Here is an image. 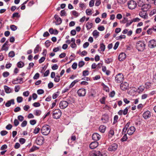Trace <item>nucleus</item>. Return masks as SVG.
<instances>
[{
    "label": "nucleus",
    "mask_w": 156,
    "mask_h": 156,
    "mask_svg": "<svg viewBox=\"0 0 156 156\" xmlns=\"http://www.w3.org/2000/svg\"><path fill=\"white\" fill-rule=\"evenodd\" d=\"M145 46L143 41H139L136 44V48L139 51H143L145 49Z\"/></svg>",
    "instance_id": "nucleus-1"
},
{
    "label": "nucleus",
    "mask_w": 156,
    "mask_h": 156,
    "mask_svg": "<svg viewBox=\"0 0 156 156\" xmlns=\"http://www.w3.org/2000/svg\"><path fill=\"white\" fill-rule=\"evenodd\" d=\"M51 131L50 126L48 125H45L43 126L41 129V133L44 135H47Z\"/></svg>",
    "instance_id": "nucleus-2"
},
{
    "label": "nucleus",
    "mask_w": 156,
    "mask_h": 156,
    "mask_svg": "<svg viewBox=\"0 0 156 156\" xmlns=\"http://www.w3.org/2000/svg\"><path fill=\"white\" fill-rule=\"evenodd\" d=\"M61 115V112L59 109H55L53 112V116L54 119H58L59 118Z\"/></svg>",
    "instance_id": "nucleus-3"
},
{
    "label": "nucleus",
    "mask_w": 156,
    "mask_h": 156,
    "mask_svg": "<svg viewBox=\"0 0 156 156\" xmlns=\"http://www.w3.org/2000/svg\"><path fill=\"white\" fill-rule=\"evenodd\" d=\"M124 79L123 74L122 73H119L115 77V80L117 83L122 82Z\"/></svg>",
    "instance_id": "nucleus-4"
},
{
    "label": "nucleus",
    "mask_w": 156,
    "mask_h": 156,
    "mask_svg": "<svg viewBox=\"0 0 156 156\" xmlns=\"http://www.w3.org/2000/svg\"><path fill=\"white\" fill-rule=\"evenodd\" d=\"M44 139L42 136H39L37 137L35 143L38 145H41L44 143Z\"/></svg>",
    "instance_id": "nucleus-5"
},
{
    "label": "nucleus",
    "mask_w": 156,
    "mask_h": 156,
    "mask_svg": "<svg viewBox=\"0 0 156 156\" xmlns=\"http://www.w3.org/2000/svg\"><path fill=\"white\" fill-rule=\"evenodd\" d=\"M136 2L133 0H131L128 2L127 5L128 8L131 9H135L136 6Z\"/></svg>",
    "instance_id": "nucleus-6"
},
{
    "label": "nucleus",
    "mask_w": 156,
    "mask_h": 156,
    "mask_svg": "<svg viewBox=\"0 0 156 156\" xmlns=\"http://www.w3.org/2000/svg\"><path fill=\"white\" fill-rule=\"evenodd\" d=\"M69 105V103L66 101H62L60 102L59 104V107L61 109H64L66 108Z\"/></svg>",
    "instance_id": "nucleus-7"
},
{
    "label": "nucleus",
    "mask_w": 156,
    "mask_h": 156,
    "mask_svg": "<svg viewBox=\"0 0 156 156\" xmlns=\"http://www.w3.org/2000/svg\"><path fill=\"white\" fill-rule=\"evenodd\" d=\"M77 93L79 97L84 96L86 94V90L84 88L80 89L77 91Z\"/></svg>",
    "instance_id": "nucleus-8"
},
{
    "label": "nucleus",
    "mask_w": 156,
    "mask_h": 156,
    "mask_svg": "<svg viewBox=\"0 0 156 156\" xmlns=\"http://www.w3.org/2000/svg\"><path fill=\"white\" fill-rule=\"evenodd\" d=\"M148 46L150 48H153L156 47V41L152 39L151 40L148 42Z\"/></svg>",
    "instance_id": "nucleus-9"
},
{
    "label": "nucleus",
    "mask_w": 156,
    "mask_h": 156,
    "mask_svg": "<svg viewBox=\"0 0 156 156\" xmlns=\"http://www.w3.org/2000/svg\"><path fill=\"white\" fill-rule=\"evenodd\" d=\"M151 117V113L147 110L143 114V117L145 119H147Z\"/></svg>",
    "instance_id": "nucleus-10"
},
{
    "label": "nucleus",
    "mask_w": 156,
    "mask_h": 156,
    "mask_svg": "<svg viewBox=\"0 0 156 156\" xmlns=\"http://www.w3.org/2000/svg\"><path fill=\"white\" fill-rule=\"evenodd\" d=\"M118 147V145L117 144H113L109 146L108 148V150L110 151H115L117 149Z\"/></svg>",
    "instance_id": "nucleus-11"
},
{
    "label": "nucleus",
    "mask_w": 156,
    "mask_h": 156,
    "mask_svg": "<svg viewBox=\"0 0 156 156\" xmlns=\"http://www.w3.org/2000/svg\"><path fill=\"white\" fill-rule=\"evenodd\" d=\"M54 17L56 20L55 23L56 25H58L60 24L62 22V19L59 17L58 15L57 14L55 15Z\"/></svg>",
    "instance_id": "nucleus-12"
},
{
    "label": "nucleus",
    "mask_w": 156,
    "mask_h": 156,
    "mask_svg": "<svg viewBox=\"0 0 156 156\" xmlns=\"http://www.w3.org/2000/svg\"><path fill=\"white\" fill-rule=\"evenodd\" d=\"M120 87L122 90L127 89L129 87V83L127 82H124L120 84Z\"/></svg>",
    "instance_id": "nucleus-13"
},
{
    "label": "nucleus",
    "mask_w": 156,
    "mask_h": 156,
    "mask_svg": "<svg viewBox=\"0 0 156 156\" xmlns=\"http://www.w3.org/2000/svg\"><path fill=\"white\" fill-rule=\"evenodd\" d=\"M92 137L93 140L96 141L101 138V136L98 133H95L93 134Z\"/></svg>",
    "instance_id": "nucleus-14"
},
{
    "label": "nucleus",
    "mask_w": 156,
    "mask_h": 156,
    "mask_svg": "<svg viewBox=\"0 0 156 156\" xmlns=\"http://www.w3.org/2000/svg\"><path fill=\"white\" fill-rule=\"evenodd\" d=\"M139 16L142 18L146 19L148 18L147 14V12L143 11H140L139 13Z\"/></svg>",
    "instance_id": "nucleus-15"
},
{
    "label": "nucleus",
    "mask_w": 156,
    "mask_h": 156,
    "mask_svg": "<svg viewBox=\"0 0 156 156\" xmlns=\"http://www.w3.org/2000/svg\"><path fill=\"white\" fill-rule=\"evenodd\" d=\"M135 131V128L133 126L130 127L127 131V133L129 135H132Z\"/></svg>",
    "instance_id": "nucleus-16"
},
{
    "label": "nucleus",
    "mask_w": 156,
    "mask_h": 156,
    "mask_svg": "<svg viewBox=\"0 0 156 156\" xmlns=\"http://www.w3.org/2000/svg\"><path fill=\"white\" fill-rule=\"evenodd\" d=\"M101 120L103 123H106L109 121V117L107 115H105L102 116Z\"/></svg>",
    "instance_id": "nucleus-17"
},
{
    "label": "nucleus",
    "mask_w": 156,
    "mask_h": 156,
    "mask_svg": "<svg viewBox=\"0 0 156 156\" xmlns=\"http://www.w3.org/2000/svg\"><path fill=\"white\" fill-rule=\"evenodd\" d=\"M98 142L97 141H94L91 143L90 144V147L93 149L96 148L98 146Z\"/></svg>",
    "instance_id": "nucleus-18"
},
{
    "label": "nucleus",
    "mask_w": 156,
    "mask_h": 156,
    "mask_svg": "<svg viewBox=\"0 0 156 156\" xmlns=\"http://www.w3.org/2000/svg\"><path fill=\"white\" fill-rule=\"evenodd\" d=\"M150 7V5L149 4H144L141 7V9L143 11L147 12Z\"/></svg>",
    "instance_id": "nucleus-19"
},
{
    "label": "nucleus",
    "mask_w": 156,
    "mask_h": 156,
    "mask_svg": "<svg viewBox=\"0 0 156 156\" xmlns=\"http://www.w3.org/2000/svg\"><path fill=\"white\" fill-rule=\"evenodd\" d=\"M126 58V55L124 53H122L120 54L118 57V59L120 61L124 60Z\"/></svg>",
    "instance_id": "nucleus-20"
},
{
    "label": "nucleus",
    "mask_w": 156,
    "mask_h": 156,
    "mask_svg": "<svg viewBox=\"0 0 156 156\" xmlns=\"http://www.w3.org/2000/svg\"><path fill=\"white\" fill-rule=\"evenodd\" d=\"M14 105L15 104L14 100L13 99H12L8 101L5 104V106L7 107H9L11 105V104Z\"/></svg>",
    "instance_id": "nucleus-21"
},
{
    "label": "nucleus",
    "mask_w": 156,
    "mask_h": 156,
    "mask_svg": "<svg viewBox=\"0 0 156 156\" xmlns=\"http://www.w3.org/2000/svg\"><path fill=\"white\" fill-rule=\"evenodd\" d=\"M106 127L103 125H101L99 128V131L102 133H104Z\"/></svg>",
    "instance_id": "nucleus-22"
},
{
    "label": "nucleus",
    "mask_w": 156,
    "mask_h": 156,
    "mask_svg": "<svg viewBox=\"0 0 156 156\" xmlns=\"http://www.w3.org/2000/svg\"><path fill=\"white\" fill-rule=\"evenodd\" d=\"M40 50V51H41V48L40 47L39 44H37V45L36 47L34 50V54H36L38 53Z\"/></svg>",
    "instance_id": "nucleus-23"
},
{
    "label": "nucleus",
    "mask_w": 156,
    "mask_h": 156,
    "mask_svg": "<svg viewBox=\"0 0 156 156\" xmlns=\"http://www.w3.org/2000/svg\"><path fill=\"white\" fill-rule=\"evenodd\" d=\"M99 153L98 151L91 152L89 154V156H98V154Z\"/></svg>",
    "instance_id": "nucleus-24"
},
{
    "label": "nucleus",
    "mask_w": 156,
    "mask_h": 156,
    "mask_svg": "<svg viewBox=\"0 0 156 156\" xmlns=\"http://www.w3.org/2000/svg\"><path fill=\"white\" fill-rule=\"evenodd\" d=\"M93 25V24L92 23L88 22L86 24V27L87 28V30H89L91 28Z\"/></svg>",
    "instance_id": "nucleus-25"
},
{
    "label": "nucleus",
    "mask_w": 156,
    "mask_h": 156,
    "mask_svg": "<svg viewBox=\"0 0 156 156\" xmlns=\"http://www.w3.org/2000/svg\"><path fill=\"white\" fill-rule=\"evenodd\" d=\"M4 89L6 93H9L11 92V90L10 88L6 85L4 86Z\"/></svg>",
    "instance_id": "nucleus-26"
},
{
    "label": "nucleus",
    "mask_w": 156,
    "mask_h": 156,
    "mask_svg": "<svg viewBox=\"0 0 156 156\" xmlns=\"http://www.w3.org/2000/svg\"><path fill=\"white\" fill-rule=\"evenodd\" d=\"M79 80H79L77 79L74 80V81L72 82L69 86V88L73 87L74 86L75 84L79 81Z\"/></svg>",
    "instance_id": "nucleus-27"
},
{
    "label": "nucleus",
    "mask_w": 156,
    "mask_h": 156,
    "mask_svg": "<svg viewBox=\"0 0 156 156\" xmlns=\"http://www.w3.org/2000/svg\"><path fill=\"white\" fill-rule=\"evenodd\" d=\"M41 113V110H35L34 112V114L37 116H38L40 115Z\"/></svg>",
    "instance_id": "nucleus-28"
},
{
    "label": "nucleus",
    "mask_w": 156,
    "mask_h": 156,
    "mask_svg": "<svg viewBox=\"0 0 156 156\" xmlns=\"http://www.w3.org/2000/svg\"><path fill=\"white\" fill-rule=\"evenodd\" d=\"M92 34L94 36L97 38L99 36V33L97 30H95L93 32Z\"/></svg>",
    "instance_id": "nucleus-29"
},
{
    "label": "nucleus",
    "mask_w": 156,
    "mask_h": 156,
    "mask_svg": "<svg viewBox=\"0 0 156 156\" xmlns=\"http://www.w3.org/2000/svg\"><path fill=\"white\" fill-rule=\"evenodd\" d=\"M24 66V63L21 61H20L17 63V66L19 68H22Z\"/></svg>",
    "instance_id": "nucleus-30"
},
{
    "label": "nucleus",
    "mask_w": 156,
    "mask_h": 156,
    "mask_svg": "<svg viewBox=\"0 0 156 156\" xmlns=\"http://www.w3.org/2000/svg\"><path fill=\"white\" fill-rule=\"evenodd\" d=\"M144 88L145 87L144 86H140L138 89V93L140 94L144 90Z\"/></svg>",
    "instance_id": "nucleus-31"
},
{
    "label": "nucleus",
    "mask_w": 156,
    "mask_h": 156,
    "mask_svg": "<svg viewBox=\"0 0 156 156\" xmlns=\"http://www.w3.org/2000/svg\"><path fill=\"white\" fill-rule=\"evenodd\" d=\"M118 116L117 115H115L114 117V121L113 124L114 125L118 122Z\"/></svg>",
    "instance_id": "nucleus-32"
},
{
    "label": "nucleus",
    "mask_w": 156,
    "mask_h": 156,
    "mask_svg": "<svg viewBox=\"0 0 156 156\" xmlns=\"http://www.w3.org/2000/svg\"><path fill=\"white\" fill-rule=\"evenodd\" d=\"M54 78V81L55 82H58L60 80V76L59 75H57Z\"/></svg>",
    "instance_id": "nucleus-33"
},
{
    "label": "nucleus",
    "mask_w": 156,
    "mask_h": 156,
    "mask_svg": "<svg viewBox=\"0 0 156 156\" xmlns=\"http://www.w3.org/2000/svg\"><path fill=\"white\" fill-rule=\"evenodd\" d=\"M144 4L141 0H139L137 2V5L138 6L142 7Z\"/></svg>",
    "instance_id": "nucleus-34"
},
{
    "label": "nucleus",
    "mask_w": 156,
    "mask_h": 156,
    "mask_svg": "<svg viewBox=\"0 0 156 156\" xmlns=\"http://www.w3.org/2000/svg\"><path fill=\"white\" fill-rule=\"evenodd\" d=\"M20 16L19 15V13L16 12L13 14L12 18H13L15 17L19 18L20 17Z\"/></svg>",
    "instance_id": "nucleus-35"
},
{
    "label": "nucleus",
    "mask_w": 156,
    "mask_h": 156,
    "mask_svg": "<svg viewBox=\"0 0 156 156\" xmlns=\"http://www.w3.org/2000/svg\"><path fill=\"white\" fill-rule=\"evenodd\" d=\"M10 28L12 31H15L17 30V27L14 25H11Z\"/></svg>",
    "instance_id": "nucleus-36"
},
{
    "label": "nucleus",
    "mask_w": 156,
    "mask_h": 156,
    "mask_svg": "<svg viewBox=\"0 0 156 156\" xmlns=\"http://www.w3.org/2000/svg\"><path fill=\"white\" fill-rule=\"evenodd\" d=\"M127 139L126 134H124L123 137L121 139V140L122 142L125 141L127 140Z\"/></svg>",
    "instance_id": "nucleus-37"
},
{
    "label": "nucleus",
    "mask_w": 156,
    "mask_h": 156,
    "mask_svg": "<svg viewBox=\"0 0 156 156\" xmlns=\"http://www.w3.org/2000/svg\"><path fill=\"white\" fill-rule=\"evenodd\" d=\"M100 48L101 51H103L105 50V46L104 43H102L100 44Z\"/></svg>",
    "instance_id": "nucleus-38"
},
{
    "label": "nucleus",
    "mask_w": 156,
    "mask_h": 156,
    "mask_svg": "<svg viewBox=\"0 0 156 156\" xmlns=\"http://www.w3.org/2000/svg\"><path fill=\"white\" fill-rule=\"evenodd\" d=\"M9 56V57L12 58L14 56L15 54L14 51H10L8 54Z\"/></svg>",
    "instance_id": "nucleus-39"
},
{
    "label": "nucleus",
    "mask_w": 156,
    "mask_h": 156,
    "mask_svg": "<svg viewBox=\"0 0 156 156\" xmlns=\"http://www.w3.org/2000/svg\"><path fill=\"white\" fill-rule=\"evenodd\" d=\"M130 107V106L126 107L124 110L123 111V114L124 115H125L127 114V113H128V109H129V108Z\"/></svg>",
    "instance_id": "nucleus-40"
},
{
    "label": "nucleus",
    "mask_w": 156,
    "mask_h": 156,
    "mask_svg": "<svg viewBox=\"0 0 156 156\" xmlns=\"http://www.w3.org/2000/svg\"><path fill=\"white\" fill-rule=\"evenodd\" d=\"M112 59L111 58H108L107 59H105V62L108 64L110 63L111 62H112Z\"/></svg>",
    "instance_id": "nucleus-41"
},
{
    "label": "nucleus",
    "mask_w": 156,
    "mask_h": 156,
    "mask_svg": "<svg viewBox=\"0 0 156 156\" xmlns=\"http://www.w3.org/2000/svg\"><path fill=\"white\" fill-rule=\"evenodd\" d=\"M151 83L149 82H147L145 83V88L146 89L149 88L151 86Z\"/></svg>",
    "instance_id": "nucleus-42"
},
{
    "label": "nucleus",
    "mask_w": 156,
    "mask_h": 156,
    "mask_svg": "<svg viewBox=\"0 0 156 156\" xmlns=\"http://www.w3.org/2000/svg\"><path fill=\"white\" fill-rule=\"evenodd\" d=\"M85 64V63L83 61H81L79 62L78 63V66L79 68L82 67Z\"/></svg>",
    "instance_id": "nucleus-43"
},
{
    "label": "nucleus",
    "mask_w": 156,
    "mask_h": 156,
    "mask_svg": "<svg viewBox=\"0 0 156 156\" xmlns=\"http://www.w3.org/2000/svg\"><path fill=\"white\" fill-rule=\"evenodd\" d=\"M40 130V128L39 127H36L34 130V134H37Z\"/></svg>",
    "instance_id": "nucleus-44"
},
{
    "label": "nucleus",
    "mask_w": 156,
    "mask_h": 156,
    "mask_svg": "<svg viewBox=\"0 0 156 156\" xmlns=\"http://www.w3.org/2000/svg\"><path fill=\"white\" fill-rule=\"evenodd\" d=\"M89 74V72L88 70H84L83 72V76H86L88 75Z\"/></svg>",
    "instance_id": "nucleus-45"
},
{
    "label": "nucleus",
    "mask_w": 156,
    "mask_h": 156,
    "mask_svg": "<svg viewBox=\"0 0 156 156\" xmlns=\"http://www.w3.org/2000/svg\"><path fill=\"white\" fill-rule=\"evenodd\" d=\"M20 89V86L19 85H16L15 86L14 88L15 91L16 92H18Z\"/></svg>",
    "instance_id": "nucleus-46"
},
{
    "label": "nucleus",
    "mask_w": 156,
    "mask_h": 156,
    "mask_svg": "<svg viewBox=\"0 0 156 156\" xmlns=\"http://www.w3.org/2000/svg\"><path fill=\"white\" fill-rule=\"evenodd\" d=\"M23 99L21 97H18L17 98V102L20 103L23 101Z\"/></svg>",
    "instance_id": "nucleus-47"
},
{
    "label": "nucleus",
    "mask_w": 156,
    "mask_h": 156,
    "mask_svg": "<svg viewBox=\"0 0 156 156\" xmlns=\"http://www.w3.org/2000/svg\"><path fill=\"white\" fill-rule=\"evenodd\" d=\"M38 148L36 146H33V147L30 149V151L32 152L34 151L35 150H37Z\"/></svg>",
    "instance_id": "nucleus-48"
},
{
    "label": "nucleus",
    "mask_w": 156,
    "mask_h": 156,
    "mask_svg": "<svg viewBox=\"0 0 156 156\" xmlns=\"http://www.w3.org/2000/svg\"><path fill=\"white\" fill-rule=\"evenodd\" d=\"M92 92L91 91H90V92H89V96L90 97L91 96L92 97H94L95 96V94H96L94 90H92Z\"/></svg>",
    "instance_id": "nucleus-49"
},
{
    "label": "nucleus",
    "mask_w": 156,
    "mask_h": 156,
    "mask_svg": "<svg viewBox=\"0 0 156 156\" xmlns=\"http://www.w3.org/2000/svg\"><path fill=\"white\" fill-rule=\"evenodd\" d=\"M133 23V21L131 20H128L127 22L126 23V27H127L130 26Z\"/></svg>",
    "instance_id": "nucleus-50"
},
{
    "label": "nucleus",
    "mask_w": 156,
    "mask_h": 156,
    "mask_svg": "<svg viewBox=\"0 0 156 156\" xmlns=\"http://www.w3.org/2000/svg\"><path fill=\"white\" fill-rule=\"evenodd\" d=\"M126 38V36L124 35H121L119 37H116L117 40H121L122 39H125Z\"/></svg>",
    "instance_id": "nucleus-51"
},
{
    "label": "nucleus",
    "mask_w": 156,
    "mask_h": 156,
    "mask_svg": "<svg viewBox=\"0 0 156 156\" xmlns=\"http://www.w3.org/2000/svg\"><path fill=\"white\" fill-rule=\"evenodd\" d=\"M86 12L87 15H90L92 14V11L90 9H87L86 11Z\"/></svg>",
    "instance_id": "nucleus-52"
},
{
    "label": "nucleus",
    "mask_w": 156,
    "mask_h": 156,
    "mask_svg": "<svg viewBox=\"0 0 156 156\" xmlns=\"http://www.w3.org/2000/svg\"><path fill=\"white\" fill-rule=\"evenodd\" d=\"M99 152H100L98 154V156H107V155L106 154V153L104 152H101L100 151H99Z\"/></svg>",
    "instance_id": "nucleus-53"
},
{
    "label": "nucleus",
    "mask_w": 156,
    "mask_h": 156,
    "mask_svg": "<svg viewBox=\"0 0 156 156\" xmlns=\"http://www.w3.org/2000/svg\"><path fill=\"white\" fill-rule=\"evenodd\" d=\"M72 14L76 17L78 16L79 15V13L75 10L72 11Z\"/></svg>",
    "instance_id": "nucleus-54"
},
{
    "label": "nucleus",
    "mask_w": 156,
    "mask_h": 156,
    "mask_svg": "<svg viewBox=\"0 0 156 156\" xmlns=\"http://www.w3.org/2000/svg\"><path fill=\"white\" fill-rule=\"evenodd\" d=\"M128 18L126 17H124L123 20L120 21V22L122 23H125L128 21Z\"/></svg>",
    "instance_id": "nucleus-55"
},
{
    "label": "nucleus",
    "mask_w": 156,
    "mask_h": 156,
    "mask_svg": "<svg viewBox=\"0 0 156 156\" xmlns=\"http://www.w3.org/2000/svg\"><path fill=\"white\" fill-rule=\"evenodd\" d=\"M155 13H156V9H154L149 14V15L151 16Z\"/></svg>",
    "instance_id": "nucleus-56"
},
{
    "label": "nucleus",
    "mask_w": 156,
    "mask_h": 156,
    "mask_svg": "<svg viewBox=\"0 0 156 156\" xmlns=\"http://www.w3.org/2000/svg\"><path fill=\"white\" fill-rule=\"evenodd\" d=\"M114 134V132L113 130H110L109 132V133L108 134V136L110 137H112L113 136Z\"/></svg>",
    "instance_id": "nucleus-57"
},
{
    "label": "nucleus",
    "mask_w": 156,
    "mask_h": 156,
    "mask_svg": "<svg viewBox=\"0 0 156 156\" xmlns=\"http://www.w3.org/2000/svg\"><path fill=\"white\" fill-rule=\"evenodd\" d=\"M40 76V74L38 73H37L35 74L34 76L33 77V79L34 80L38 79Z\"/></svg>",
    "instance_id": "nucleus-58"
},
{
    "label": "nucleus",
    "mask_w": 156,
    "mask_h": 156,
    "mask_svg": "<svg viewBox=\"0 0 156 156\" xmlns=\"http://www.w3.org/2000/svg\"><path fill=\"white\" fill-rule=\"evenodd\" d=\"M8 133V132L5 130H2L1 132L0 133L2 136H4L7 134Z\"/></svg>",
    "instance_id": "nucleus-59"
},
{
    "label": "nucleus",
    "mask_w": 156,
    "mask_h": 156,
    "mask_svg": "<svg viewBox=\"0 0 156 156\" xmlns=\"http://www.w3.org/2000/svg\"><path fill=\"white\" fill-rule=\"evenodd\" d=\"M44 92V90L41 89H39L37 90V93L38 94H43Z\"/></svg>",
    "instance_id": "nucleus-60"
},
{
    "label": "nucleus",
    "mask_w": 156,
    "mask_h": 156,
    "mask_svg": "<svg viewBox=\"0 0 156 156\" xmlns=\"http://www.w3.org/2000/svg\"><path fill=\"white\" fill-rule=\"evenodd\" d=\"M45 59V57H42L39 60V63H41L44 61Z\"/></svg>",
    "instance_id": "nucleus-61"
},
{
    "label": "nucleus",
    "mask_w": 156,
    "mask_h": 156,
    "mask_svg": "<svg viewBox=\"0 0 156 156\" xmlns=\"http://www.w3.org/2000/svg\"><path fill=\"white\" fill-rule=\"evenodd\" d=\"M2 75H3V76L4 77H7L9 75V73L8 72L6 71V72H4L3 73Z\"/></svg>",
    "instance_id": "nucleus-62"
},
{
    "label": "nucleus",
    "mask_w": 156,
    "mask_h": 156,
    "mask_svg": "<svg viewBox=\"0 0 156 156\" xmlns=\"http://www.w3.org/2000/svg\"><path fill=\"white\" fill-rule=\"evenodd\" d=\"M46 47L48 48L50 45V42L49 40H47L45 42Z\"/></svg>",
    "instance_id": "nucleus-63"
},
{
    "label": "nucleus",
    "mask_w": 156,
    "mask_h": 156,
    "mask_svg": "<svg viewBox=\"0 0 156 156\" xmlns=\"http://www.w3.org/2000/svg\"><path fill=\"white\" fill-rule=\"evenodd\" d=\"M58 68V66L57 65L55 64L51 66L52 69L53 70H56Z\"/></svg>",
    "instance_id": "nucleus-64"
}]
</instances>
